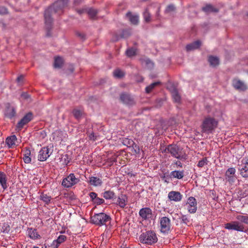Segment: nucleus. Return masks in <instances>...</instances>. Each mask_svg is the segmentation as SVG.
Returning a JSON list of instances; mask_svg holds the SVG:
<instances>
[{
    "mask_svg": "<svg viewBox=\"0 0 248 248\" xmlns=\"http://www.w3.org/2000/svg\"><path fill=\"white\" fill-rule=\"evenodd\" d=\"M139 216L142 220L149 219L153 216L152 210L149 207L142 208L139 211Z\"/></svg>",
    "mask_w": 248,
    "mask_h": 248,
    "instance_id": "15",
    "label": "nucleus"
},
{
    "mask_svg": "<svg viewBox=\"0 0 248 248\" xmlns=\"http://www.w3.org/2000/svg\"><path fill=\"white\" fill-rule=\"evenodd\" d=\"M0 26H1L4 29L6 27V24L2 21H0Z\"/></svg>",
    "mask_w": 248,
    "mask_h": 248,
    "instance_id": "61",
    "label": "nucleus"
},
{
    "mask_svg": "<svg viewBox=\"0 0 248 248\" xmlns=\"http://www.w3.org/2000/svg\"><path fill=\"white\" fill-rule=\"evenodd\" d=\"M175 165L178 166V167H180L181 168L182 167V164L181 163V162L179 161H177L175 163Z\"/></svg>",
    "mask_w": 248,
    "mask_h": 248,
    "instance_id": "59",
    "label": "nucleus"
},
{
    "mask_svg": "<svg viewBox=\"0 0 248 248\" xmlns=\"http://www.w3.org/2000/svg\"><path fill=\"white\" fill-rule=\"evenodd\" d=\"M202 11L208 14L210 13H217L219 11L218 9L214 7L212 5L207 4L202 9Z\"/></svg>",
    "mask_w": 248,
    "mask_h": 248,
    "instance_id": "23",
    "label": "nucleus"
},
{
    "mask_svg": "<svg viewBox=\"0 0 248 248\" xmlns=\"http://www.w3.org/2000/svg\"><path fill=\"white\" fill-rule=\"evenodd\" d=\"M103 197L106 200L113 199L115 196V193L113 191L107 190L102 193Z\"/></svg>",
    "mask_w": 248,
    "mask_h": 248,
    "instance_id": "35",
    "label": "nucleus"
},
{
    "mask_svg": "<svg viewBox=\"0 0 248 248\" xmlns=\"http://www.w3.org/2000/svg\"><path fill=\"white\" fill-rule=\"evenodd\" d=\"M104 202L105 200L103 199L97 197L93 203L96 204L97 205H101L104 203Z\"/></svg>",
    "mask_w": 248,
    "mask_h": 248,
    "instance_id": "46",
    "label": "nucleus"
},
{
    "mask_svg": "<svg viewBox=\"0 0 248 248\" xmlns=\"http://www.w3.org/2000/svg\"><path fill=\"white\" fill-rule=\"evenodd\" d=\"M90 197L92 200V201L94 202L95 201L96 198L97 197V195L95 192H91L89 194Z\"/></svg>",
    "mask_w": 248,
    "mask_h": 248,
    "instance_id": "48",
    "label": "nucleus"
},
{
    "mask_svg": "<svg viewBox=\"0 0 248 248\" xmlns=\"http://www.w3.org/2000/svg\"><path fill=\"white\" fill-rule=\"evenodd\" d=\"M186 206L188 212L190 214H194L197 210V202L193 197H189L186 201Z\"/></svg>",
    "mask_w": 248,
    "mask_h": 248,
    "instance_id": "11",
    "label": "nucleus"
},
{
    "mask_svg": "<svg viewBox=\"0 0 248 248\" xmlns=\"http://www.w3.org/2000/svg\"><path fill=\"white\" fill-rule=\"evenodd\" d=\"M143 16L144 20V21L146 23H149L151 22L152 21V18H151V15L150 13L149 12V9L148 8H146L143 13Z\"/></svg>",
    "mask_w": 248,
    "mask_h": 248,
    "instance_id": "32",
    "label": "nucleus"
},
{
    "mask_svg": "<svg viewBox=\"0 0 248 248\" xmlns=\"http://www.w3.org/2000/svg\"><path fill=\"white\" fill-rule=\"evenodd\" d=\"M182 197L183 195L178 191H171L168 194V198L176 202L181 201Z\"/></svg>",
    "mask_w": 248,
    "mask_h": 248,
    "instance_id": "16",
    "label": "nucleus"
},
{
    "mask_svg": "<svg viewBox=\"0 0 248 248\" xmlns=\"http://www.w3.org/2000/svg\"><path fill=\"white\" fill-rule=\"evenodd\" d=\"M17 139L15 135L9 137L6 139V143L9 148H12L16 145L15 141Z\"/></svg>",
    "mask_w": 248,
    "mask_h": 248,
    "instance_id": "31",
    "label": "nucleus"
},
{
    "mask_svg": "<svg viewBox=\"0 0 248 248\" xmlns=\"http://www.w3.org/2000/svg\"><path fill=\"white\" fill-rule=\"evenodd\" d=\"M238 169L243 177H248V155L243 158Z\"/></svg>",
    "mask_w": 248,
    "mask_h": 248,
    "instance_id": "10",
    "label": "nucleus"
},
{
    "mask_svg": "<svg viewBox=\"0 0 248 248\" xmlns=\"http://www.w3.org/2000/svg\"><path fill=\"white\" fill-rule=\"evenodd\" d=\"M111 218L109 216L104 213L95 214L91 217V222L96 225L101 226L106 225V223L110 221Z\"/></svg>",
    "mask_w": 248,
    "mask_h": 248,
    "instance_id": "6",
    "label": "nucleus"
},
{
    "mask_svg": "<svg viewBox=\"0 0 248 248\" xmlns=\"http://www.w3.org/2000/svg\"><path fill=\"white\" fill-rule=\"evenodd\" d=\"M208 160L206 157H203L202 160H200L198 163L197 166L199 168H202L204 165L208 164Z\"/></svg>",
    "mask_w": 248,
    "mask_h": 248,
    "instance_id": "42",
    "label": "nucleus"
},
{
    "mask_svg": "<svg viewBox=\"0 0 248 248\" xmlns=\"http://www.w3.org/2000/svg\"><path fill=\"white\" fill-rule=\"evenodd\" d=\"M235 170L233 168H229L225 173L226 179L230 183L233 182L235 179Z\"/></svg>",
    "mask_w": 248,
    "mask_h": 248,
    "instance_id": "18",
    "label": "nucleus"
},
{
    "mask_svg": "<svg viewBox=\"0 0 248 248\" xmlns=\"http://www.w3.org/2000/svg\"><path fill=\"white\" fill-rule=\"evenodd\" d=\"M159 85H160V82H158V81L155 82H154V83L151 84L150 85H149V86H148L147 87H146V88H145L146 93H150L153 90V89H154L155 88V87H156L157 86H159Z\"/></svg>",
    "mask_w": 248,
    "mask_h": 248,
    "instance_id": "36",
    "label": "nucleus"
},
{
    "mask_svg": "<svg viewBox=\"0 0 248 248\" xmlns=\"http://www.w3.org/2000/svg\"><path fill=\"white\" fill-rule=\"evenodd\" d=\"M126 33H127L126 31H123V33L121 35V38L127 37L128 35H127L126 34Z\"/></svg>",
    "mask_w": 248,
    "mask_h": 248,
    "instance_id": "58",
    "label": "nucleus"
},
{
    "mask_svg": "<svg viewBox=\"0 0 248 248\" xmlns=\"http://www.w3.org/2000/svg\"><path fill=\"white\" fill-rule=\"evenodd\" d=\"M23 152V160L25 163L29 164L31 162V158L30 157L31 152L30 148H25L22 150Z\"/></svg>",
    "mask_w": 248,
    "mask_h": 248,
    "instance_id": "20",
    "label": "nucleus"
},
{
    "mask_svg": "<svg viewBox=\"0 0 248 248\" xmlns=\"http://www.w3.org/2000/svg\"><path fill=\"white\" fill-rule=\"evenodd\" d=\"M110 162L113 164L114 162H116V158L115 156L111 157L110 159Z\"/></svg>",
    "mask_w": 248,
    "mask_h": 248,
    "instance_id": "57",
    "label": "nucleus"
},
{
    "mask_svg": "<svg viewBox=\"0 0 248 248\" xmlns=\"http://www.w3.org/2000/svg\"><path fill=\"white\" fill-rule=\"evenodd\" d=\"M72 112L75 119L77 120H80L83 114L82 110L78 108L73 109Z\"/></svg>",
    "mask_w": 248,
    "mask_h": 248,
    "instance_id": "34",
    "label": "nucleus"
},
{
    "mask_svg": "<svg viewBox=\"0 0 248 248\" xmlns=\"http://www.w3.org/2000/svg\"><path fill=\"white\" fill-rule=\"evenodd\" d=\"M113 74V76L117 78H121L125 76V73L119 68L114 70Z\"/></svg>",
    "mask_w": 248,
    "mask_h": 248,
    "instance_id": "37",
    "label": "nucleus"
},
{
    "mask_svg": "<svg viewBox=\"0 0 248 248\" xmlns=\"http://www.w3.org/2000/svg\"><path fill=\"white\" fill-rule=\"evenodd\" d=\"M126 54L129 57L135 56L136 55V49L134 47L129 48L127 49Z\"/></svg>",
    "mask_w": 248,
    "mask_h": 248,
    "instance_id": "40",
    "label": "nucleus"
},
{
    "mask_svg": "<svg viewBox=\"0 0 248 248\" xmlns=\"http://www.w3.org/2000/svg\"><path fill=\"white\" fill-rule=\"evenodd\" d=\"M2 229L3 232L8 233L10 230V227L8 224L5 223Z\"/></svg>",
    "mask_w": 248,
    "mask_h": 248,
    "instance_id": "45",
    "label": "nucleus"
},
{
    "mask_svg": "<svg viewBox=\"0 0 248 248\" xmlns=\"http://www.w3.org/2000/svg\"><path fill=\"white\" fill-rule=\"evenodd\" d=\"M126 16L132 24L137 25L138 24L139 16L138 15H132L131 12H128L126 13Z\"/></svg>",
    "mask_w": 248,
    "mask_h": 248,
    "instance_id": "27",
    "label": "nucleus"
},
{
    "mask_svg": "<svg viewBox=\"0 0 248 248\" xmlns=\"http://www.w3.org/2000/svg\"><path fill=\"white\" fill-rule=\"evenodd\" d=\"M208 61L210 66L215 67L219 64V59L217 56L210 55L208 57Z\"/></svg>",
    "mask_w": 248,
    "mask_h": 248,
    "instance_id": "25",
    "label": "nucleus"
},
{
    "mask_svg": "<svg viewBox=\"0 0 248 248\" xmlns=\"http://www.w3.org/2000/svg\"><path fill=\"white\" fill-rule=\"evenodd\" d=\"M24 79V76L23 75H20L17 77L16 79V81L19 83H22L23 82Z\"/></svg>",
    "mask_w": 248,
    "mask_h": 248,
    "instance_id": "53",
    "label": "nucleus"
},
{
    "mask_svg": "<svg viewBox=\"0 0 248 248\" xmlns=\"http://www.w3.org/2000/svg\"><path fill=\"white\" fill-rule=\"evenodd\" d=\"M63 64V60L61 57L57 56L55 58L54 66L55 68H61Z\"/></svg>",
    "mask_w": 248,
    "mask_h": 248,
    "instance_id": "33",
    "label": "nucleus"
},
{
    "mask_svg": "<svg viewBox=\"0 0 248 248\" xmlns=\"http://www.w3.org/2000/svg\"><path fill=\"white\" fill-rule=\"evenodd\" d=\"M181 218L183 223L187 225L191 224L190 218L187 215H182Z\"/></svg>",
    "mask_w": 248,
    "mask_h": 248,
    "instance_id": "41",
    "label": "nucleus"
},
{
    "mask_svg": "<svg viewBox=\"0 0 248 248\" xmlns=\"http://www.w3.org/2000/svg\"><path fill=\"white\" fill-rule=\"evenodd\" d=\"M243 196L246 197L248 196V185H246L243 188Z\"/></svg>",
    "mask_w": 248,
    "mask_h": 248,
    "instance_id": "50",
    "label": "nucleus"
},
{
    "mask_svg": "<svg viewBox=\"0 0 248 248\" xmlns=\"http://www.w3.org/2000/svg\"><path fill=\"white\" fill-rule=\"evenodd\" d=\"M78 12L79 14H81L83 12V10H78Z\"/></svg>",
    "mask_w": 248,
    "mask_h": 248,
    "instance_id": "62",
    "label": "nucleus"
},
{
    "mask_svg": "<svg viewBox=\"0 0 248 248\" xmlns=\"http://www.w3.org/2000/svg\"><path fill=\"white\" fill-rule=\"evenodd\" d=\"M120 99L122 103L128 106H133L136 104L134 98L126 93H122L120 95Z\"/></svg>",
    "mask_w": 248,
    "mask_h": 248,
    "instance_id": "13",
    "label": "nucleus"
},
{
    "mask_svg": "<svg viewBox=\"0 0 248 248\" xmlns=\"http://www.w3.org/2000/svg\"><path fill=\"white\" fill-rule=\"evenodd\" d=\"M76 35L77 36L79 37L81 39L85 40V35L83 32H77Z\"/></svg>",
    "mask_w": 248,
    "mask_h": 248,
    "instance_id": "51",
    "label": "nucleus"
},
{
    "mask_svg": "<svg viewBox=\"0 0 248 248\" xmlns=\"http://www.w3.org/2000/svg\"><path fill=\"white\" fill-rule=\"evenodd\" d=\"M29 236L32 239L36 240L41 238L40 235L37 232V230L31 228L28 229Z\"/></svg>",
    "mask_w": 248,
    "mask_h": 248,
    "instance_id": "24",
    "label": "nucleus"
},
{
    "mask_svg": "<svg viewBox=\"0 0 248 248\" xmlns=\"http://www.w3.org/2000/svg\"><path fill=\"white\" fill-rule=\"evenodd\" d=\"M123 144L127 147H130L133 145L134 144V142L132 140L125 138L123 140Z\"/></svg>",
    "mask_w": 248,
    "mask_h": 248,
    "instance_id": "43",
    "label": "nucleus"
},
{
    "mask_svg": "<svg viewBox=\"0 0 248 248\" xmlns=\"http://www.w3.org/2000/svg\"><path fill=\"white\" fill-rule=\"evenodd\" d=\"M66 239V236L65 235H60L58 238L56 240L57 241V243L60 244L64 242Z\"/></svg>",
    "mask_w": 248,
    "mask_h": 248,
    "instance_id": "44",
    "label": "nucleus"
},
{
    "mask_svg": "<svg viewBox=\"0 0 248 248\" xmlns=\"http://www.w3.org/2000/svg\"><path fill=\"white\" fill-rule=\"evenodd\" d=\"M160 11V7H158L157 8V11L156 12V14H155V16L157 19H159V16L160 15V14H159Z\"/></svg>",
    "mask_w": 248,
    "mask_h": 248,
    "instance_id": "55",
    "label": "nucleus"
},
{
    "mask_svg": "<svg viewBox=\"0 0 248 248\" xmlns=\"http://www.w3.org/2000/svg\"><path fill=\"white\" fill-rule=\"evenodd\" d=\"M119 39V37H117V38L115 40V41H117Z\"/></svg>",
    "mask_w": 248,
    "mask_h": 248,
    "instance_id": "63",
    "label": "nucleus"
},
{
    "mask_svg": "<svg viewBox=\"0 0 248 248\" xmlns=\"http://www.w3.org/2000/svg\"><path fill=\"white\" fill-rule=\"evenodd\" d=\"M21 97L24 99H27L29 97V95L27 93L24 92L21 95Z\"/></svg>",
    "mask_w": 248,
    "mask_h": 248,
    "instance_id": "54",
    "label": "nucleus"
},
{
    "mask_svg": "<svg viewBox=\"0 0 248 248\" xmlns=\"http://www.w3.org/2000/svg\"><path fill=\"white\" fill-rule=\"evenodd\" d=\"M218 121L214 117L208 116L204 118L202 125V132L212 133L217 126Z\"/></svg>",
    "mask_w": 248,
    "mask_h": 248,
    "instance_id": "4",
    "label": "nucleus"
},
{
    "mask_svg": "<svg viewBox=\"0 0 248 248\" xmlns=\"http://www.w3.org/2000/svg\"><path fill=\"white\" fill-rule=\"evenodd\" d=\"M139 239L140 243L149 245L156 243L158 240L156 234L153 231H148L142 232Z\"/></svg>",
    "mask_w": 248,
    "mask_h": 248,
    "instance_id": "5",
    "label": "nucleus"
},
{
    "mask_svg": "<svg viewBox=\"0 0 248 248\" xmlns=\"http://www.w3.org/2000/svg\"><path fill=\"white\" fill-rule=\"evenodd\" d=\"M232 85L234 88L238 90L245 91L247 90V86L239 79H234L232 81Z\"/></svg>",
    "mask_w": 248,
    "mask_h": 248,
    "instance_id": "17",
    "label": "nucleus"
},
{
    "mask_svg": "<svg viewBox=\"0 0 248 248\" xmlns=\"http://www.w3.org/2000/svg\"><path fill=\"white\" fill-rule=\"evenodd\" d=\"M127 197L125 195L121 194L118 198L116 204L121 208H124L127 204Z\"/></svg>",
    "mask_w": 248,
    "mask_h": 248,
    "instance_id": "19",
    "label": "nucleus"
},
{
    "mask_svg": "<svg viewBox=\"0 0 248 248\" xmlns=\"http://www.w3.org/2000/svg\"><path fill=\"white\" fill-rule=\"evenodd\" d=\"M171 95L174 101L176 103H180L181 100V97L176 88H174L171 92Z\"/></svg>",
    "mask_w": 248,
    "mask_h": 248,
    "instance_id": "29",
    "label": "nucleus"
},
{
    "mask_svg": "<svg viewBox=\"0 0 248 248\" xmlns=\"http://www.w3.org/2000/svg\"><path fill=\"white\" fill-rule=\"evenodd\" d=\"M68 1L69 0H58L45 11L44 16L47 36L50 35V31L52 29L53 21L51 17L52 14L56 13L59 16L62 14L63 10L67 6Z\"/></svg>",
    "mask_w": 248,
    "mask_h": 248,
    "instance_id": "2",
    "label": "nucleus"
},
{
    "mask_svg": "<svg viewBox=\"0 0 248 248\" xmlns=\"http://www.w3.org/2000/svg\"><path fill=\"white\" fill-rule=\"evenodd\" d=\"M53 150L48 146L43 147L39 151L38 155V159L40 161H46L52 153Z\"/></svg>",
    "mask_w": 248,
    "mask_h": 248,
    "instance_id": "12",
    "label": "nucleus"
},
{
    "mask_svg": "<svg viewBox=\"0 0 248 248\" xmlns=\"http://www.w3.org/2000/svg\"><path fill=\"white\" fill-rule=\"evenodd\" d=\"M60 245V244L57 243V240H54L53 241V242H52V247L53 248H58V247H59Z\"/></svg>",
    "mask_w": 248,
    "mask_h": 248,
    "instance_id": "52",
    "label": "nucleus"
},
{
    "mask_svg": "<svg viewBox=\"0 0 248 248\" xmlns=\"http://www.w3.org/2000/svg\"><path fill=\"white\" fill-rule=\"evenodd\" d=\"M39 199L46 204H49L52 200L51 197L44 192H42L39 197Z\"/></svg>",
    "mask_w": 248,
    "mask_h": 248,
    "instance_id": "26",
    "label": "nucleus"
},
{
    "mask_svg": "<svg viewBox=\"0 0 248 248\" xmlns=\"http://www.w3.org/2000/svg\"><path fill=\"white\" fill-rule=\"evenodd\" d=\"M184 176V172L183 170L179 171V170H174L170 172V177H173L175 178H177L178 179H181L183 178Z\"/></svg>",
    "mask_w": 248,
    "mask_h": 248,
    "instance_id": "30",
    "label": "nucleus"
},
{
    "mask_svg": "<svg viewBox=\"0 0 248 248\" xmlns=\"http://www.w3.org/2000/svg\"><path fill=\"white\" fill-rule=\"evenodd\" d=\"M74 67L72 65L69 66V67L68 68V70L70 72V73H72L74 71Z\"/></svg>",
    "mask_w": 248,
    "mask_h": 248,
    "instance_id": "56",
    "label": "nucleus"
},
{
    "mask_svg": "<svg viewBox=\"0 0 248 248\" xmlns=\"http://www.w3.org/2000/svg\"><path fill=\"white\" fill-rule=\"evenodd\" d=\"M160 232L163 233H169L171 230V222L167 217H160L159 219Z\"/></svg>",
    "mask_w": 248,
    "mask_h": 248,
    "instance_id": "7",
    "label": "nucleus"
},
{
    "mask_svg": "<svg viewBox=\"0 0 248 248\" xmlns=\"http://www.w3.org/2000/svg\"><path fill=\"white\" fill-rule=\"evenodd\" d=\"M79 179L76 178L74 173H70L64 178L62 183V185L65 188H69L78 184Z\"/></svg>",
    "mask_w": 248,
    "mask_h": 248,
    "instance_id": "8",
    "label": "nucleus"
},
{
    "mask_svg": "<svg viewBox=\"0 0 248 248\" xmlns=\"http://www.w3.org/2000/svg\"><path fill=\"white\" fill-rule=\"evenodd\" d=\"M68 1L69 0H58L45 11L44 16L47 36L50 35V31L52 29L53 21L51 17L52 14L56 13L59 16L62 14L63 10L67 6Z\"/></svg>",
    "mask_w": 248,
    "mask_h": 248,
    "instance_id": "1",
    "label": "nucleus"
},
{
    "mask_svg": "<svg viewBox=\"0 0 248 248\" xmlns=\"http://www.w3.org/2000/svg\"><path fill=\"white\" fill-rule=\"evenodd\" d=\"M88 14L90 17L92 19H93L98 13V11L93 8H90L88 11Z\"/></svg>",
    "mask_w": 248,
    "mask_h": 248,
    "instance_id": "39",
    "label": "nucleus"
},
{
    "mask_svg": "<svg viewBox=\"0 0 248 248\" xmlns=\"http://www.w3.org/2000/svg\"><path fill=\"white\" fill-rule=\"evenodd\" d=\"M163 153H169L173 157L181 160H186L187 159L185 154H182L180 147L175 144H171L166 147L161 148Z\"/></svg>",
    "mask_w": 248,
    "mask_h": 248,
    "instance_id": "3",
    "label": "nucleus"
},
{
    "mask_svg": "<svg viewBox=\"0 0 248 248\" xmlns=\"http://www.w3.org/2000/svg\"><path fill=\"white\" fill-rule=\"evenodd\" d=\"M175 9V7L173 5H169L166 8L165 12L166 13H170L174 11Z\"/></svg>",
    "mask_w": 248,
    "mask_h": 248,
    "instance_id": "47",
    "label": "nucleus"
},
{
    "mask_svg": "<svg viewBox=\"0 0 248 248\" xmlns=\"http://www.w3.org/2000/svg\"><path fill=\"white\" fill-rule=\"evenodd\" d=\"M33 117V114L31 112H30L27 113L17 124V128L19 130H21L25 125L32 120Z\"/></svg>",
    "mask_w": 248,
    "mask_h": 248,
    "instance_id": "14",
    "label": "nucleus"
},
{
    "mask_svg": "<svg viewBox=\"0 0 248 248\" xmlns=\"http://www.w3.org/2000/svg\"><path fill=\"white\" fill-rule=\"evenodd\" d=\"M8 9L4 7L0 6V15H5L8 14Z\"/></svg>",
    "mask_w": 248,
    "mask_h": 248,
    "instance_id": "49",
    "label": "nucleus"
},
{
    "mask_svg": "<svg viewBox=\"0 0 248 248\" xmlns=\"http://www.w3.org/2000/svg\"><path fill=\"white\" fill-rule=\"evenodd\" d=\"M225 228L228 230H233L239 232H247L245 226L238 221H232L225 224Z\"/></svg>",
    "mask_w": 248,
    "mask_h": 248,
    "instance_id": "9",
    "label": "nucleus"
},
{
    "mask_svg": "<svg viewBox=\"0 0 248 248\" xmlns=\"http://www.w3.org/2000/svg\"><path fill=\"white\" fill-rule=\"evenodd\" d=\"M89 137H90V140L93 139V140H96V138H94V135L93 133H92V134H91V135H90Z\"/></svg>",
    "mask_w": 248,
    "mask_h": 248,
    "instance_id": "60",
    "label": "nucleus"
},
{
    "mask_svg": "<svg viewBox=\"0 0 248 248\" xmlns=\"http://www.w3.org/2000/svg\"><path fill=\"white\" fill-rule=\"evenodd\" d=\"M32 248H39L38 247L34 246Z\"/></svg>",
    "mask_w": 248,
    "mask_h": 248,
    "instance_id": "64",
    "label": "nucleus"
},
{
    "mask_svg": "<svg viewBox=\"0 0 248 248\" xmlns=\"http://www.w3.org/2000/svg\"><path fill=\"white\" fill-rule=\"evenodd\" d=\"M202 45V42L200 40H197L192 43L186 46V48L187 51H190L200 48Z\"/></svg>",
    "mask_w": 248,
    "mask_h": 248,
    "instance_id": "21",
    "label": "nucleus"
},
{
    "mask_svg": "<svg viewBox=\"0 0 248 248\" xmlns=\"http://www.w3.org/2000/svg\"><path fill=\"white\" fill-rule=\"evenodd\" d=\"M0 184L4 190L8 187L7 175L2 171H0Z\"/></svg>",
    "mask_w": 248,
    "mask_h": 248,
    "instance_id": "22",
    "label": "nucleus"
},
{
    "mask_svg": "<svg viewBox=\"0 0 248 248\" xmlns=\"http://www.w3.org/2000/svg\"><path fill=\"white\" fill-rule=\"evenodd\" d=\"M89 183L91 185L97 186H101L103 182L101 179L97 177L92 176L89 178Z\"/></svg>",
    "mask_w": 248,
    "mask_h": 248,
    "instance_id": "28",
    "label": "nucleus"
},
{
    "mask_svg": "<svg viewBox=\"0 0 248 248\" xmlns=\"http://www.w3.org/2000/svg\"><path fill=\"white\" fill-rule=\"evenodd\" d=\"M239 221L248 225V216L243 215H238L236 217Z\"/></svg>",
    "mask_w": 248,
    "mask_h": 248,
    "instance_id": "38",
    "label": "nucleus"
}]
</instances>
